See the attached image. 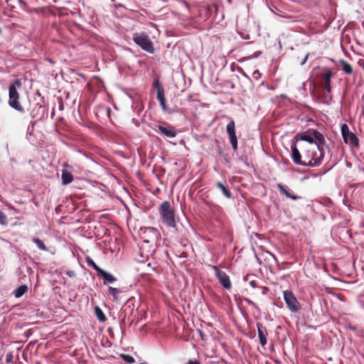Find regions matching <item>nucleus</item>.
I'll list each match as a JSON object with an SVG mask.
<instances>
[{
	"instance_id": "25",
	"label": "nucleus",
	"mask_w": 364,
	"mask_h": 364,
	"mask_svg": "<svg viewBox=\"0 0 364 364\" xmlns=\"http://www.w3.org/2000/svg\"><path fill=\"white\" fill-rule=\"evenodd\" d=\"M122 358L128 363H135V359L133 356L127 354H121Z\"/></svg>"
},
{
	"instance_id": "8",
	"label": "nucleus",
	"mask_w": 364,
	"mask_h": 364,
	"mask_svg": "<svg viewBox=\"0 0 364 364\" xmlns=\"http://www.w3.org/2000/svg\"><path fill=\"white\" fill-rule=\"evenodd\" d=\"M155 131L167 138H174L177 134L176 129L168 123H161L156 127Z\"/></svg>"
},
{
	"instance_id": "13",
	"label": "nucleus",
	"mask_w": 364,
	"mask_h": 364,
	"mask_svg": "<svg viewBox=\"0 0 364 364\" xmlns=\"http://www.w3.org/2000/svg\"><path fill=\"white\" fill-rule=\"evenodd\" d=\"M257 327L259 343L261 346L264 347L267 344V337L268 336L267 330L265 326L259 323L257 324Z\"/></svg>"
},
{
	"instance_id": "22",
	"label": "nucleus",
	"mask_w": 364,
	"mask_h": 364,
	"mask_svg": "<svg viewBox=\"0 0 364 364\" xmlns=\"http://www.w3.org/2000/svg\"><path fill=\"white\" fill-rule=\"evenodd\" d=\"M340 65L342 66L343 70L348 75H350L353 73V68L352 66L344 60H341L339 62Z\"/></svg>"
},
{
	"instance_id": "32",
	"label": "nucleus",
	"mask_w": 364,
	"mask_h": 364,
	"mask_svg": "<svg viewBox=\"0 0 364 364\" xmlns=\"http://www.w3.org/2000/svg\"><path fill=\"white\" fill-rule=\"evenodd\" d=\"M154 85H155V87H156L157 91L159 90V87H163L161 86V85L160 84V82H159V80H156V81L154 82Z\"/></svg>"
},
{
	"instance_id": "30",
	"label": "nucleus",
	"mask_w": 364,
	"mask_h": 364,
	"mask_svg": "<svg viewBox=\"0 0 364 364\" xmlns=\"http://www.w3.org/2000/svg\"><path fill=\"white\" fill-rule=\"evenodd\" d=\"M186 364H200V362L198 359H190Z\"/></svg>"
},
{
	"instance_id": "14",
	"label": "nucleus",
	"mask_w": 364,
	"mask_h": 364,
	"mask_svg": "<svg viewBox=\"0 0 364 364\" xmlns=\"http://www.w3.org/2000/svg\"><path fill=\"white\" fill-rule=\"evenodd\" d=\"M156 248L157 247H152L149 243L143 242L140 247L141 256L144 257L143 254H145V257L148 259L149 256H152L154 255Z\"/></svg>"
},
{
	"instance_id": "29",
	"label": "nucleus",
	"mask_w": 364,
	"mask_h": 364,
	"mask_svg": "<svg viewBox=\"0 0 364 364\" xmlns=\"http://www.w3.org/2000/svg\"><path fill=\"white\" fill-rule=\"evenodd\" d=\"M7 223V219L6 215L0 210V224L6 225Z\"/></svg>"
},
{
	"instance_id": "43",
	"label": "nucleus",
	"mask_w": 364,
	"mask_h": 364,
	"mask_svg": "<svg viewBox=\"0 0 364 364\" xmlns=\"http://www.w3.org/2000/svg\"><path fill=\"white\" fill-rule=\"evenodd\" d=\"M200 337H203V333L200 331Z\"/></svg>"
},
{
	"instance_id": "42",
	"label": "nucleus",
	"mask_w": 364,
	"mask_h": 364,
	"mask_svg": "<svg viewBox=\"0 0 364 364\" xmlns=\"http://www.w3.org/2000/svg\"><path fill=\"white\" fill-rule=\"evenodd\" d=\"M12 1V0H6V1L7 3H9V2H10V1Z\"/></svg>"
},
{
	"instance_id": "33",
	"label": "nucleus",
	"mask_w": 364,
	"mask_h": 364,
	"mask_svg": "<svg viewBox=\"0 0 364 364\" xmlns=\"http://www.w3.org/2000/svg\"><path fill=\"white\" fill-rule=\"evenodd\" d=\"M287 198H291L293 200H297L299 198L298 196L294 195L293 193H290L289 195H287Z\"/></svg>"
},
{
	"instance_id": "11",
	"label": "nucleus",
	"mask_w": 364,
	"mask_h": 364,
	"mask_svg": "<svg viewBox=\"0 0 364 364\" xmlns=\"http://www.w3.org/2000/svg\"><path fill=\"white\" fill-rule=\"evenodd\" d=\"M46 114V107L40 103H36L31 111V115L33 119L40 120L43 119Z\"/></svg>"
},
{
	"instance_id": "21",
	"label": "nucleus",
	"mask_w": 364,
	"mask_h": 364,
	"mask_svg": "<svg viewBox=\"0 0 364 364\" xmlns=\"http://www.w3.org/2000/svg\"><path fill=\"white\" fill-rule=\"evenodd\" d=\"M117 287H109L108 289V293L112 295L114 300L117 299L118 295L121 292L120 289L122 288L120 284H117Z\"/></svg>"
},
{
	"instance_id": "6",
	"label": "nucleus",
	"mask_w": 364,
	"mask_h": 364,
	"mask_svg": "<svg viewBox=\"0 0 364 364\" xmlns=\"http://www.w3.org/2000/svg\"><path fill=\"white\" fill-rule=\"evenodd\" d=\"M284 299L289 311L296 312L301 309V304L292 291L286 290L283 292Z\"/></svg>"
},
{
	"instance_id": "18",
	"label": "nucleus",
	"mask_w": 364,
	"mask_h": 364,
	"mask_svg": "<svg viewBox=\"0 0 364 364\" xmlns=\"http://www.w3.org/2000/svg\"><path fill=\"white\" fill-rule=\"evenodd\" d=\"M85 262L88 267L92 268L97 273H107L106 272L103 271L101 268H100V267L90 257H86Z\"/></svg>"
},
{
	"instance_id": "7",
	"label": "nucleus",
	"mask_w": 364,
	"mask_h": 364,
	"mask_svg": "<svg viewBox=\"0 0 364 364\" xmlns=\"http://www.w3.org/2000/svg\"><path fill=\"white\" fill-rule=\"evenodd\" d=\"M341 134L346 144H350L355 147L358 146L359 140L357 136L349 130V127L346 124L341 126Z\"/></svg>"
},
{
	"instance_id": "40",
	"label": "nucleus",
	"mask_w": 364,
	"mask_h": 364,
	"mask_svg": "<svg viewBox=\"0 0 364 364\" xmlns=\"http://www.w3.org/2000/svg\"><path fill=\"white\" fill-rule=\"evenodd\" d=\"M248 275H249V274H247V275L244 277V279H245V281H247V279H247Z\"/></svg>"
},
{
	"instance_id": "41",
	"label": "nucleus",
	"mask_w": 364,
	"mask_h": 364,
	"mask_svg": "<svg viewBox=\"0 0 364 364\" xmlns=\"http://www.w3.org/2000/svg\"><path fill=\"white\" fill-rule=\"evenodd\" d=\"M152 270L158 271V270L156 269V267H153V268H152Z\"/></svg>"
},
{
	"instance_id": "31",
	"label": "nucleus",
	"mask_w": 364,
	"mask_h": 364,
	"mask_svg": "<svg viewBox=\"0 0 364 364\" xmlns=\"http://www.w3.org/2000/svg\"><path fill=\"white\" fill-rule=\"evenodd\" d=\"M160 105H161L163 110H164V111L167 110V107H166V100H164L163 101H161L160 102Z\"/></svg>"
},
{
	"instance_id": "5",
	"label": "nucleus",
	"mask_w": 364,
	"mask_h": 364,
	"mask_svg": "<svg viewBox=\"0 0 364 364\" xmlns=\"http://www.w3.org/2000/svg\"><path fill=\"white\" fill-rule=\"evenodd\" d=\"M133 41L143 50L150 53H154V49L153 47V43L149 37L146 33H134L133 36Z\"/></svg>"
},
{
	"instance_id": "26",
	"label": "nucleus",
	"mask_w": 364,
	"mask_h": 364,
	"mask_svg": "<svg viewBox=\"0 0 364 364\" xmlns=\"http://www.w3.org/2000/svg\"><path fill=\"white\" fill-rule=\"evenodd\" d=\"M159 102L161 101H163L165 100V95H164V87H159V90L157 92V96H156Z\"/></svg>"
},
{
	"instance_id": "16",
	"label": "nucleus",
	"mask_w": 364,
	"mask_h": 364,
	"mask_svg": "<svg viewBox=\"0 0 364 364\" xmlns=\"http://www.w3.org/2000/svg\"><path fill=\"white\" fill-rule=\"evenodd\" d=\"M220 284L226 289L230 290L232 288L231 282L228 274H216Z\"/></svg>"
},
{
	"instance_id": "4",
	"label": "nucleus",
	"mask_w": 364,
	"mask_h": 364,
	"mask_svg": "<svg viewBox=\"0 0 364 364\" xmlns=\"http://www.w3.org/2000/svg\"><path fill=\"white\" fill-rule=\"evenodd\" d=\"M159 235V230L154 228H141L139 230V236L143 242L149 243L152 247L158 246L157 242Z\"/></svg>"
},
{
	"instance_id": "20",
	"label": "nucleus",
	"mask_w": 364,
	"mask_h": 364,
	"mask_svg": "<svg viewBox=\"0 0 364 364\" xmlns=\"http://www.w3.org/2000/svg\"><path fill=\"white\" fill-rule=\"evenodd\" d=\"M28 287H27V285L22 284L14 291V294L16 298H20L28 291Z\"/></svg>"
},
{
	"instance_id": "28",
	"label": "nucleus",
	"mask_w": 364,
	"mask_h": 364,
	"mask_svg": "<svg viewBox=\"0 0 364 364\" xmlns=\"http://www.w3.org/2000/svg\"><path fill=\"white\" fill-rule=\"evenodd\" d=\"M277 188L279 190L280 193L284 194L287 197V195L290 194V192L282 183H278L277 184Z\"/></svg>"
},
{
	"instance_id": "2",
	"label": "nucleus",
	"mask_w": 364,
	"mask_h": 364,
	"mask_svg": "<svg viewBox=\"0 0 364 364\" xmlns=\"http://www.w3.org/2000/svg\"><path fill=\"white\" fill-rule=\"evenodd\" d=\"M159 213L163 223L168 228H176V221L175 209L169 201H164L159 205Z\"/></svg>"
},
{
	"instance_id": "39",
	"label": "nucleus",
	"mask_w": 364,
	"mask_h": 364,
	"mask_svg": "<svg viewBox=\"0 0 364 364\" xmlns=\"http://www.w3.org/2000/svg\"><path fill=\"white\" fill-rule=\"evenodd\" d=\"M180 257H187V255L186 252H183Z\"/></svg>"
},
{
	"instance_id": "17",
	"label": "nucleus",
	"mask_w": 364,
	"mask_h": 364,
	"mask_svg": "<svg viewBox=\"0 0 364 364\" xmlns=\"http://www.w3.org/2000/svg\"><path fill=\"white\" fill-rule=\"evenodd\" d=\"M62 183L63 185H68L73 181V174L67 170H63L62 171Z\"/></svg>"
},
{
	"instance_id": "3",
	"label": "nucleus",
	"mask_w": 364,
	"mask_h": 364,
	"mask_svg": "<svg viewBox=\"0 0 364 364\" xmlns=\"http://www.w3.org/2000/svg\"><path fill=\"white\" fill-rule=\"evenodd\" d=\"M22 86V82L20 79H16L9 87V105L10 107L14 108V109L20 112H24V109L21 106V103L18 101L19 94L17 91V88H20Z\"/></svg>"
},
{
	"instance_id": "12",
	"label": "nucleus",
	"mask_w": 364,
	"mask_h": 364,
	"mask_svg": "<svg viewBox=\"0 0 364 364\" xmlns=\"http://www.w3.org/2000/svg\"><path fill=\"white\" fill-rule=\"evenodd\" d=\"M299 140L307 141V144H314V140L312 135V129H309L307 132L300 134L299 135L297 134L294 137L292 142H296V144Z\"/></svg>"
},
{
	"instance_id": "36",
	"label": "nucleus",
	"mask_w": 364,
	"mask_h": 364,
	"mask_svg": "<svg viewBox=\"0 0 364 364\" xmlns=\"http://www.w3.org/2000/svg\"><path fill=\"white\" fill-rule=\"evenodd\" d=\"M17 1H18V2L20 4H21V5H23V6H25V5H26V3L24 2V1H23V0H17Z\"/></svg>"
},
{
	"instance_id": "23",
	"label": "nucleus",
	"mask_w": 364,
	"mask_h": 364,
	"mask_svg": "<svg viewBox=\"0 0 364 364\" xmlns=\"http://www.w3.org/2000/svg\"><path fill=\"white\" fill-rule=\"evenodd\" d=\"M104 281V284H112L117 281V279L113 274H101Z\"/></svg>"
},
{
	"instance_id": "1",
	"label": "nucleus",
	"mask_w": 364,
	"mask_h": 364,
	"mask_svg": "<svg viewBox=\"0 0 364 364\" xmlns=\"http://www.w3.org/2000/svg\"><path fill=\"white\" fill-rule=\"evenodd\" d=\"M299 149L302 155L297 147L296 142H291V158L295 164L315 167L321 164L324 152L323 149L314 144H300Z\"/></svg>"
},
{
	"instance_id": "24",
	"label": "nucleus",
	"mask_w": 364,
	"mask_h": 364,
	"mask_svg": "<svg viewBox=\"0 0 364 364\" xmlns=\"http://www.w3.org/2000/svg\"><path fill=\"white\" fill-rule=\"evenodd\" d=\"M32 240L40 250H41L43 251L48 250V249H47L46 246L45 245V244L43 243V242L41 240H40L39 238L33 237Z\"/></svg>"
},
{
	"instance_id": "27",
	"label": "nucleus",
	"mask_w": 364,
	"mask_h": 364,
	"mask_svg": "<svg viewBox=\"0 0 364 364\" xmlns=\"http://www.w3.org/2000/svg\"><path fill=\"white\" fill-rule=\"evenodd\" d=\"M95 310L99 320L101 321H105L106 320V317L102 310L99 307H96Z\"/></svg>"
},
{
	"instance_id": "35",
	"label": "nucleus",
	"mask_w": 364,
	"mask_h": 364,
	"mask_svg": "<svg viewBox=\"0 0 364 364\" xmlns=\"http://www.w3.org/2000/svg\"><path fill=\"white\" fill-rule=\"evenodd\" d=\"M141 266H142L141 269H144V267H145V266L150 267L151 266V263L149 262V263H148L146 264H145L144 263H142Z\"/></svg>"
},
{
	"instance_id": "37",
	"label": "nucleus",
	"mask_w": 364,
	"mask_h": 364,
	"mask_svg": "<svg viewBox=\"0 0 364 364\" xmlns=\"http://www.w3.org/2000/svg\"><path fill=\"white\" fill-rule=\"evenodd\" d=\"M253 75H254V76L256 77V75H259V71H258V70H257V71L254 72Z\"/></svg>"
},
{
	"instance_id": "19",
	"label": "nucleus",
	"mask_w": 364,
	"mask_h": 364,
	"mask_svg": "<svg viewBox=\"0 0 364 364\" xmlns=\"http://www.w3.org/2000/svg\"><path fill=\"white\" fill-rule=\"evenodd\" d=\"M216 187L219 188L223 194L227 198H232V193L228 189V186H225L223 183L220 181H218L216 183Z\"/></svg>"
},
{
	"instance_id": "38",
	"label": "nucleus",
	"mask_w": 364,
	"mask_h": 364,
	"mask_svg": "<svg viewBox=\"0 0 364 364\" xmlns=\"http://www.w3.org/2000/svg\"><path fill=\"white\" fill-rule=\"evenodd\" d=\"M213 269L215 271V273H220L216 267H213Z\"/></svg>"
},
{
	"instance_id": "9",
	"label": "nucleus",
	"mask_w": 364,
	"mask_h": 364,
	"mask_svg": "<svg viewBox=\"0 0 364 364\" xmlns=\"http://www.w3.org/2000/svg\"><path fill=\"white\" fill-rule=\"evenodd\" d=\"M227 132L234 151L237 149V138L235 134V124L231 120L227 124Z\"/></svg>"
},
{
	"instance_id": "15",
	"label": "nucleus",
	"mask_w": 364,
	"mask_h": 364,
	"mask_svg": "<svg viewBox=\"0 0 364 364\" xmlns=\"http://www.w3.org/2000/svg\"><path fill=\"white\" fill-rule=\"evenodd\" d=\"M312 135L314 140V145L318 146L320 149L323 150L326 140L323 135L317 130L312 129Z\"/></svg>"
},
{
	"instance_id": "34",
	"label": "nucleus",
	"mask_w": 364,
	"mask_h": 364,
	"mask_svg": "<svg viewBox=\"0 0 364 364\" xmlns=\"http://www.w3.org/2000/svg\"><path fill=\"white\" fill-rule=\"evenodd\" d=\"M250 284L253 287V288H256L257 287V282L255 280H251L250 282Z\"/></svg>"
},
{
	"instance_id": "10",
	"label": "nucleus",
	"mask_w": 364,
	"mask_h": 364,
	"mask_svg": "<svg viewBox=\"0 0 364 364\" xmlns=\"http://www.w3.org/2000/svg\"><path fill=\"white\" fill-rule=\"evenodd\" d=\"M333 73L329 69H324V73L321 76V83L322 84L323 87L328 92H331V79L333 77Z\"/></svg>"
}]
</instances>
